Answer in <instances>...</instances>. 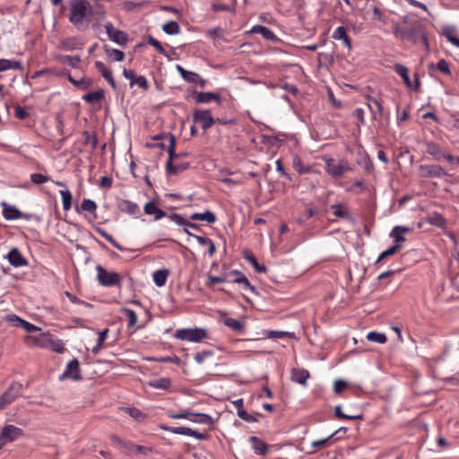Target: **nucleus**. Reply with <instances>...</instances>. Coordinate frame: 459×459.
<instances>
[{"instance_id":"1","label":"nucleus","mask_w":459,"mask_h":459,"mask_svg":"<svg viewBox=\"0 0 459 459\" xmlns=\"http://www.w3.org/2000/svg\"><path fill=\"white\" fill-rule=\"evenodd\" d=\"M69 21L75 26H79L92 13L91 4L88 0H70Z\"/></svg>"},{"instance_id":"2","label":"nucleus","mask_w":459,"mask_h":459,"mask_svg":"<svg viewBox=\"0 0 459 459\" xmlns=\"http://www.w3.org/2000/svg\"><path fill=\"white\" fill-rule=\"evenodd\" d=\"M324 161L325 164L326 173L333 178H342L346 172L352 170L346 160H340L339 161H336L333 158L325 157Z\"/></svg>"},{"instance_id":"3","label":"nucleus","mask_w":459,"mask_h":459,"mask_svg":"<svg viewBox=\"0 0 459 459\" xmlns=\"http://www.w3.org/2000/svg\"><path fill=\"white\" fill-rule=\"evenodd\" d=\"M97 271V279L99 281V283L101 286L104 287H120L122 277L119 273L115 272H108L105 268H103L101 265L98 264L96 266Z\"/></svg>"},{"instance_id":"4","label":"nucleus","mask_w":459,"mask_h":459,"mask_svg":"<svg viewBox=\"0 0 459 459\" xmlns=\"http://www.w3.org/2000/svg\"><path fill=\"white\" fill-rule=\"evenodd\" d=\"M175 337L179 340L197 342L207 338V333L202 328L180 329L177 330Z\"/></svg>"},{"instance_id":"5","label":"nucleus","mask_w":459,"mask_h":459,"mask_svg":"<svg viewBox=\"0 0 459 459\" xmlns=\"http://www.w3.org/2000/svg\"><path fill=\"white\" fill-rule=\"evenodd\" d=\"M160 428L173 434L193 437L198 440H206L209 438V435L207 433H201L188 427H169L160 425Z\"/></svg>"},{"instance_id":"6","label":"nucleus","mask_w":459,"mask_h":459,"mask_svg":"<svg viewBox=\"0 0 459 459\" xmlns=\"http://www.w3.org/2000/svg\"><path fill=\"white\" fill-rule=\"evenodd\" d=\"M154 140H167L169 142V146L167 148V152L169 154V159L166 164V170L174 169V161L178 160L177 152H175V143L176 138L172 134H165L156 135Z\"/></svg>"},{"instance_id":"7","label":"nucleus","mask_w":459,"mask_h":459,"mask_svg":"<svg viewBox=\"0 0 459 459\" xmlns=\"http://www.w3.org/2000/svg\"><path fill=\"white\" fill-rule=\"evenodd\" d=\"M106 29V32L108 36V39L120 45V46H126L129 41V36L128 34L124 31L117 30L114 27L111 22H107L104 25Z\"/></svg>"},{"instance_id":"8","label":"nucleus","mask_w":459,"mask_h":459,"mask_svg":"<svg viewBox=\"0 0 459 459\" xmlns=\"http://www.w3.org/2000/svg\"><path fill=\"white\" fill-rule=\"evenodd\" d=\"M22 385L19 382H13L8 389L0 396V407L3 409L12 403L22 393Z\"/></svg>"},{"instance_id":"9","label":"nucleus","mask_w":459,"mask_h":459,"mask_svg":"<svg viewBox=\"0 0 459 459\" xmlns=\"http://www.w3.org/2000/svg\"><path fill=\"white\" fill-rule=\"evenodd\" d=\"M193 121L195 124L200 123L204 131L212 127L216 123V120L212 117L210 109L195 110L193 113Z\"/></svg>"},{"instance_id":"10","label":"nucleus","mask_w":459,"mask_h":459,"mask_svg":"<svg viewBox=\"0 0 459 459\" xmlns=\"http://www.w3.org/2000/svg\"><path fill=\"white\" fill-rule=\"evenodd\" d=\"M419 175L420 178H440L442 177L447 176V173L440 165L431 164V165H420L419 167Z\"/></svg>"},{"instance_id":"11","label":"nucleus","mask_w":459,"mask_h":459,"mask_svg":"<svg viewBox=\"0 0 459 459\" xmlns=\"http://www.w3.org/2000/svg\"><path fill=\"white\" fill-rule=\"evenodd\" d=\"M23 436V430L13 425H6L3 428L0 434L1 445L15 441L18 437Z\"/></svg>"},{"instance_id":"12","label":"nucleus","mask_w":459,"mask_h":459,"mask_svg":"<svg viewBox=\"0 0 459 459\" xmlns=\"http://www.w3.org/2000/svg\"><path fill=\"white\" fill-rule=\"evenodd\" d=\"M65 378H71L74 381L82 380V377L80 373V364L78 359H74L68 362L65 372L60 376L61 380Z\"/></svg>"},{"instance_id":"13","label":"nucleus","mask_w":459,"mask_h":459,"mask_svg":"<svg viewBox=\"0 0 459 459\" xmlns=\"http://www.w3.org/2000/svg\"><path fill=\"white\" fill-rule=\"evenodd\" d=\"M423 144L425 146L426 152L435 160L440 161L443 160L446 150H444L438 143L433 141H424Z\"/></svg>"},{"instance_id":"14","label":"nucleus","mask_w":459,"mask_h":459,"mask_svg":"<svg viewBox=\"0 0 459 459\" xmlns=\"http://www.w3.org/2000/svg\"><path fill=\"white\" fill-rule=\"evenodd\" d=\"M6 257L9 263L15 267L25 266L28 264L27 260L17 248L11 249Z\"/></svg>"},{"instance_id":"15","label":"nucleus","mask_w":459,"mask_h":459,"mask_svg":"<svg viewBox=\"0 0 459 459\" xmlns=\"http://www.w3.org/2000/svg\"><path fill=\"white\" fill-rule=\"evenodd\" d=\"M117 207L120 212L130 215H135L140 212V208L135 203L126 199L118 201Z\"/></svg>"},{"instance_id":"16","label":"nucleus","mask_w":459,"mask_h":459,"mask_svg":"<svg viewBox=\"0 0 459 459\" xmlns=\"http://www.w3.org/2000/svg\"><path fill=\"white\" fill-rule=\"evenodd\" d=\"M3 216L5 220L13 221L22 218V213L14 206L9 205L6 203H2Z\"/></svg>"},{"instance_id":"17","label":"nucleus","mask_w":459,"mask_h":459,"mask_svg":"<svg viewBox=\"0 0 459 459\" xmlns=\"http://www.w3.org/2000/svg\"><path fill=\"white\" fill-rule=\"evenodd\" d=\"M229 275H234L235 278L231 281L232 282L241 284L245 290L249 289L252 292L255 291V287L251 285L248 279L239 271L233 270Z\"/></svg>"},{"instance_id":"18","label":"nucleus","mask_w":459,"mask_h":459,"mask_svg":"<svg viewBox=\"0 0 459 459\" xmlns=\"http://www.w3.org/2000/svg\"><path fill=\"white\" fill-rule=\"evenodd\" d=\"M333 38L336 40H342L344 46L351 50V41L350 37L347 34L346 29L342 26H339L335 29L333 33Z\"/></svg>"},{"instance_id":"19","label":"nucleus","mask_w":459,"mask_h":459,"mask_svg":"<svg viewBox=\"0 0 459 459\" xmlns=\"http://www.w3.org/2000/svg\"><path fill=\"white\" fill-rule=\"evenodd\" d=\"M309 377V372L304 368H293L291 370V380L302 385H306Z\"/></svg>"},{"instance_id":"20","label":"nucleus","mask_w":459,"mask_h":459,"mask_svg":"<svg viewBox=\"0 0 459 459\" xmlns=\"http://www.w3.org/2000/svg\"><path fill=\"white\" fill-rule=\"evenodd\" d=\"M143 209L146 214L154 215L155 220H160L166 216V212L160 210L153 201L145 204Z\"/></svg>"},{"instance_id":"21","label":"nucleus","mask_w":459,"mask_h":459,"mask_svg":"<svg viewBox=\"0 0 459 459\" xmlns=\"http://www.w3.org/2000/svg\"><path fill=\"white\" fill-rule=\"evenodd\" d=\"M250 32L259 33L267 40L275 41L277 39V37L270 29H268L264 26H262V25L253 26Z\"/></svg>"},{"instance_id":"22","label":"nucleus","mask_w":459,"mask_h":459,"mask_svg":"<svg viewBox=\"0 0 459 459\" xmlns=\"http://www.w3.org/2000/svg\"><path fill=\"white\" fill-rule=\"evenodd\" d=\"M411 229L404 227V226H395L391 233L390 237L394 239L396 244H399L400 242L405 241V238L403 237V234L410 232Z\"/></svg>"},{"instance_id":"23","label":"nucleus","mask_w":459,"mask_h":459,"mask_svg":"<svg viewBox=\"0 0 459 459\" xmlns=\"http://www.w3.org/2000/svg\"><path fill=\"white\" fill-rule=\"evenodd\" d=\"M190 219L192 221H205L208 223H214L216 221V216L211 211H205L204 212L202 213H193L192 215H190Z\"/></svg>"},{"instance_id":"24","label":"nucleus","mask_w":459,"mask_h":459,"mask_svg":"<svg viewBox=\"0 0 459 459\" xmlns=\"http://www.w3.org/2000/svg\"><path fill=\"white\" fill-rule=\"evenodd\" d=\"M249 441L252 444L253 449L257 455L266 454L267 445L263 440L257 437H250Z\"/></svg>"},{"instance_id":"25","label":"nucleus","mask_w":459,"mask_h":459,"mask_svg":"<svg viewBox=\"0 0 459 459\" xmlns=\"http://www.w3.org/2000/svg\"><path fill=\"white\" fill-rule=\"evenodd\" d=\"M148 385L152 388L167 390L171 386V380L169 377H161L149 381Z\"/></svg>"},{"instance_id":"26","label":"nucleus","mask_w":459,"mask_h":459,"mask_svg":"<svg viewBox=\"0 0 459 459\" xmlns=\"http://www.w3.org/2000/svg\"><path fill=\"white\" fill-rule=\"evenodd\" d=\"M427 221L429 224L437 226L441 229H444L446 225V219L440 213L437 212L430 213L427 218Z\"/></svg>"},{"instance_id":"27","label":"nucleus","mask_w":459,"mask_h":459,"mask_svg":"<svg viewBox=\"0 0 459 459\" xmlns=\"http://www.w3.org/2000/svg\"><path fill=\"white\" fill-rule=\"evenodd\" d=\"M169 274V270L161 269L155 271L153 273V281L158 287H162L165 285L168 276Z\"/></svg>"},{"instance_id":"28","label":"nucleus","mask_w":459,"mask_h":459,"mask_svg":"<svg viewBox=\"0 0 459 459\" xmlns=\"http://www.w3.org/2000/svg\"><path fill=\"white\" fill-rule=\"evenodd\" d=\"M394 71L403 79V82L408 88H412V82L409 77V70L406 66L401 64H396L394 65Z\"/></svg>"},{"instance_id":"29","label":"nucleus","mask_w":459,"mask_h":459,"mask_svg":"<svg viewBox=\"0 0 459 459\" xmlns=\"http://www.w3.org/2000/svg\"><path fill=\"white\" fill-rule=\"evenodd\" d=\"M332 209H333V214L336 217L349 220L351 221H353V217L344 210L345 206L342 204H333Z\"/></svg>"},{"instance_id":"30","label":"nucleus","mask_w":459,"mask_h":459,"mask_svg":"<svg viewBox=\"0 0 459 459\" xmlns=\"http://www.w3.org/2000/svg\"><path fill=\"white\" fill-rule=\"evenodd\" d=\"M57 60L59 63L63 65H67L71 67L76 68L81 62V58L79 56H57Z\"/></svg>"},{"instance_id":"31","label":"nucleus","mask_w":459,"mask_h":459,"mask_svg":"<svg viewBox=\"0 0 459 459\" xmlns=\"http://www.w3.org/2000/svg\"><path fill=\"white\" fill-rule=\"evenodd\" d=\"M191 421L195 422V423H198V424H204V425H212L214 422L213 419L209 414L195 413V412H194Z\"/></svg>"},{"instance_id":"32","label":"nucleus","mask_w":459,"mask_h":459,"mask_svg":"<svg viewBox=\"0 0 459 459\" xmlns=\"http://www.w3.org/2000/svg\"><path fill=\"white\" fill-rule=\"evenodd\" d=\"M394 34L396 38L401 39H412V30L402 29L398 23L394 25Z\"/></svg>"},{"instance_id":"33","label":"nucleus","mask_w":459,"mask_h":459,"mask_svg":"<svg viewBox=\"0 0 459 459\" xmlns=\"http://www.w3.org/2000/svg\"><path fill=\"white\" fill-rule=\"evenodd\" d=\"M223 324L228 326L229 328L232 329L233 331H236V332H240L244 329V322L243 321H240V320H238V319H234V318H230V317H225L223 320H222Z\"/></svg>"},{"instance_id":"34","label":"nucleus","mask_w":459,"mask_h":459,"mask_svg":"<svg viewBox=\"0 0 459 459\" xmlns=\"http://www.w3.org/2000/svg\"><path fill=\"white\" fill-rule=\"evenodd\" d=\"M104 98V91L99 90L96 91L89 92L82 96V100L90 104L100 101Z\"/></svg>"},{"instance_id":"35","label":"nucleus","mask_w":459,"mask_h":459,"mask_svg":"<svg viewBox=\"0 0 459 459\" xmlns=\"http://www.w3.org/2000/svg\"><path fill=\"white\" fill-rule=\"evenodd\" d=\"M61 47L66 51L81 48L82 44L75 38L65 39L61 41Z\"/></svg>"},{"instance_id":"36","label":"nucleus","mask_w":459,"mask_h":459,"mask_svg":"<svg viewBox=\"0 0 459 459\" xmlns=\"http://www.w3.org/2000/svg\"><path fill=\"white\" fill-rule=\"evenodd\" d=\"M442 35L445 36L449 42L459 48V37L455 35V29L451 26H446L442 30Z\"/></svg>"},{"instance_id":"37","label":"nucleus","mask_w":459,"mask_h":459,"mask_svg":"<svg viewBox=\"0 0 459 459\" xmlns=\"http://www.w3.org/2000/svg\"><path fill=\"white\" fill-rule=\"evenodd\" d=\"M105 52L107 54V56L114 60V61H118V62H121L124 60L125 58V54L123 51L119 50V49H116V48H110L107 46H105Z\"/></svg>"},{"instance_id":"38","label":"nucleus","mask_w":459,"mask_h":459,"mask_svg":"<svg viewBox=\"0 0 459 459\" xmlns=\"http://www.w3.org/2000/svg\"><path fill=\"white\" fill-rule=\"evenodd\" d=\"M162 30L169 35H176L179 33L180 27L177 22L169 21L162 26Z\"/></svg>"},{"instance_id":"39","label":"nucleus","mask_w":459,"mask_h":459,"mask_svg":"<svg viewBox=\"0 0 459 459\" xmlns=\"http://www.w3.org/2000/svg\"><path fill=\"white\" fill-rule=\"evenodd\" d=\"M402 248V246L400 244H395L394 246H392L391 247H389L388 249L385 250L384 252H382L378 258L377 259V262L376 263H379L380 261L391 256V255H394V254H396L400 249Z\"/></svg>"},{"instance_id":"40","label":"nucleus","mask_w":459,"mask_h":459,"mask_svg":"<svg viewBox=\"0 0 459 459\" xmlns=\"http://www.w3.org/2000/svg\"><path fill=\"white\" fill-rule=\"evenodd\" d=\"M245 259L248 261L257 273H265L267 268L264 265H261L258 264L256 258L250 253L245 255Z\"/></svg>"},{"instance_id":"41","label":"nucleus","mask_w":459,"mask_h":459,"mask_svg":"<svg viewBox=\"0 0 459 459\" xmlns=\"http://www.w3.org/2000/svg\"><path fill=\"white\" fill-rule=\"evenodd\" d=\"M130 417L135 419L138 421H142L146 418V415L137 408L125 407L122 408Z\"/></svg>"},{"instance_id":"42","label":"nucleus","mask_w":459,"mask_h":459,"mask_svg":"<svg viewBox=\"0 0 459 459\" xmlns=\"http://www.w3.org/2000/svg\"><path fill=\"white\" fill-rule=\"evenodd\" d=\"M61 196H62V202H63V209L65 211H68L72 207V194L69 190H61L60 191Z\"/></svg>"},{"instance_id":"43","label":"nucleus","mask_w":459,"mask_h":459,"mask_svg":"<svg viewBox=\"0 0 459 459\" xmlns=\"http://www.w3.org/2000/svg\"><path fill=\"white\" fill-rule=\"evenodd\" d=\"M334 416L338 419H345V420H360L362 419V414L359 415H348L342 412V407L340 405H336L334 407Z\"/></svg>"},{"instance_id":"44","label":"nucleus","mask_w":459,"mask_h":459,"mask_svg":"<svg viewBox=\"0 0 459 459\" xmlns=\"http://www.w3.org/2000/svg\"><path fill=\"white\" fill-rule=\"evenodd\" d=\"M121 311L127 316V318H128L127 326L134 327L137 323V315L135 314V312L127 307L122 308Z\"/></svg>"},{"instance_id":"45","label":"nucleus","mask_w":459,"mask_h":459,"mask_svg":"<svg viewBox=\"0 0 459 459\" xmlns=\"http://www.w3.org/2000/svg\"><path fill=\"white\" fill-rule=\"evenodd\" d=\"M237 415L241 420H245L247 422H249V423L257 422L258 420H257L256 416H260V417L262 416L261 413H255V415L249 414L244 409L240 410V411H237Z\"/></svg>"},{"instance_id":"46","label":"nucleus","mask_w":459,"mask_h":459,"mask_svg":"<svg viewBox=\"0 0 459 459\" xmlns=\"http://www.w3.org/2000/svg\"><path fill=\"white\" fill-rule=\"evenodd\" d=\"M367 339L369 342H375L377 343H385L386 342V336L385 333H377V332H369L367 334Z\"/></svg>"},{"instance_id":"47","label":"nucleus","mask_w":459,"mask_h":459,"mask_svg":"<svg viewBox=\"0 0 459 459\" xmlns=\"http://www.w3.org/2000/svg\"><path fill=\"white\" fill-rule=\"evenodd\" d=\"M167 415L169 418H171V419H176V420L186 419V420L191 421V419H192V416L194 415V412L189 411V410H185L184 411H182L180 413H176V412H173V411H168Z\"/></svg>"},{"instance_id":"48","label":"nucleus","mask_w":459,"mask_h":459,"mask_svg":"<svg viewBox=\"0 0 459 459\" xmlns=\"http://www.w3.org/2000/svg\"><path fill=\"white\" fill-rule=\"evenodd\" d=\"M196 103H209L212 101V92H197L195 91Z\"/></svg>"},{"instance_id":"49","label":"nucleus","mask_w":459,"mask_h":459,"mask_svg":"<svg viewBox=\"0 0 459 459\" xmlns=\"http://www.w3.org/2000/svg\"><path fill=\"white\" fill-rule=\"evenodd\" d=\"M293 167L299 174H305L310 171V168L304 166L299 157L293 159Z\"/></svg>"},{"instance_id":"50","label":"nucleus","mask_w":459,"mask_h":459,"mask_svg":"<svg viewBox=\"0 0 459 459\" xmlns=\"http://www.w3.org/2000/svg\"><path fill=\"white\" fill-rule=\"evenodd\" d=\"M189 168L188 162H179V163H174V169H168L167 173L169 175H177L178 173L184 171Z\"/></svg>"},{"instance_id":"51","label":"nucleus","mask_w":459,"mask_h":459,"mask_svg":"<svg viewBox=\"0 0 459 459\" xmlns=\"http://www.w3.org/2000/svg\"><path fill=\"white\" fill-rule=\"evenodd\" d=\"M81 208L83 211H87L90 212H95L97 209V204L94 201L91 199H84L81 204Z\"/></svg>"},{"instance_id":"52","label":"nucleus","mask_w":459,"mask_h":459,"mask_svg":"<svg viewBox=\"0 0 459 459\" xmlns=\"http://www.w3.org/2000/svg\"><path fill=\"white\" fill-rule=\"evenodd\" d=\"M368 100L369 109L373 112L372 108H373V105H374V107L377 108V113L379 114V116H382L383 115V107H382L381 102L378 100H377L371 96L368 97Z\"/></svg>"},{"instance_id":"53","label":"nucleus","mask_w":459,"mask_h":459,"mask_svg":"<svg viewBox=\"0 0 459 459\" xmlns=\"http://www.w3.org/2000/svg\"><path fill=\"white\" fill-rule=\"evenodd\" d=\"M134 84L138 85L143 90H147L149 88V82L147 79L143 75L136 76L134 81L130 82L131 87H133Z\"/></svg>"},{"instance_id":"54","label":"nucleus","mask_w":459,"mask_h":459,"mask_svg":"<svg viewBox=\"0 0 459 459\" xmlns=\"http://www.w3.org/2000/svg\"><path fill=\"white\" fill-rule=\"evenodd\" d=\"M333 437H334V434H331L330 436H328L325 438L312 442L311 446L314 449H320L322 447H325L328 446L330 439L333 438Z\"/></svg>"},{"instance_id":"55","label":"nucleus","mask_w":459,"mask_h":459,"mask_svg":"<svg viewBox=\"0 0 459 459\" xmlns=\"http://www.w3.org/2000/svg\"><path fill=\"white\" fill-rule=\"evenodd\" d=\"M125 448L130 452H134V453H138V454H140V453L145 454L146 451L149 450V448H147L145 446L134 445L131 442H128V444H125Z\"/></svg>"},{"instance_id":"56","label":"nucleus","mask_w":459,"mask_h":459,"mask_svg":"<svg viewBox=\"0 0 459 459\" xmlns=\"http://www.w3.org/2000/svg\"><path fill=\"white\" fill-rule=\"evenodd\" d=\"M147 42L152 45L153 48H155V49L160 53V54H162V55H165L166 56V51L164 49V48L162 47V45L156 39H154L152 36H148L147 38Z\"/></svg>"},{"instance_id":"57","label":"nucleus","mask_w":459,"mask_h":459,"mask_svg":"<svg viewBox=\"0 0 459 459\" xmlns=\"http://www.w3.org/2000/svg\"><path fill=\"white\" fill-rule=\"evenodd\" d=\"M95 67L96 69L101 73V75L107 80L112 73L110 70H108L106 65L101 61H96L95 62Z\"/></svg>"},{"instance_id":"58","label":"nucleus","mask_w":459,"mask_h":459,"mask_svg":"<svg viewBox=\"0 0 459 459\" xmlns=\"http://www.w3.org/2000/svg\"><path fill=\"white\" fill-rule=\"evenodd\" d=\"M30 180L36 185H40L48 182L49 178L39 173H33L30 175Z\"/></svg>"},{"instance_id":"59","label":"nucleus","mask_w":459,"mask_h":459,"mask_svg":"<svg viewBox=\"0 0 459 459\" xmlns=\"http://www.w3.org/2000/svg\"><path fill=\"white\" fill-rule=\"evenodd\" d=\"M294 334L289 332H282V331H269L267 333V337L269 338H282L285 336L292 337Z\"/></svg>"},{"instance_id":"60","label":"nucleus","mask_w":459,"mask_h":459,"mask_svg":"<svg viewBox=\"0 0 459 459\" xmlns=\"http://www.w3.org/2000/svg\"><path fill=\"white\" fill-rule=\"evenodd\" d=\"M212 355V351H201V352H197L195 355V360L201 364L204 361V359Z\"/></svg>"},{"instance_id":"61","label":"nucleus","mask_w":459,"mask_h":459,"mask_svg":"<svg viewBox=\"0 0 459 459\" xmlns=\"http://www.w3.org/2000/svg\"><path fill=\"white\" fill-rule=\"evenodd\" d=\"M169 218L178 225L185 226L186 224V220L180 214L171 213L169 215Z\"/></svg>"},{"instance_id":"62","label":"nucleus","mask_w":459,"mask_h":459,"mask_svg":"<svg viewBox=\"0 0 459 459\" xmlns=\"http://www.w3.org/2000/svg\"><path fill=\"white\" fill-rule=\"evenodd\" d=\"M437 67L440 72L446 74H450L451 73L448 63L445 59H440L437 64Z\"/></svg>"},{"instance_id":"63","label":"nucleus","mask_w":459,"mask_h":459,"mask_svg":"<svg viewBox=\"0 0 459 459\" xmlns=\"http://www.w3.org/2000/svg\"><path fill=\"white\" fill-rule=\"evenodd\" d=\"M14 115L17 118L24 120L29 117V113L21 106H16Z\"/></svg>"},{"instance_id":"64","label":"nucleus","mask_w":459,"mask_h":459,"mask_svg":"<svg viewBox=\"0 0 459 459\" xmlns=\"http://www.w3.org/2000/svg\"><path fill=\"white\" fill-rule=\"evenodd\" d=\"M183 79L190 83L195 84L196 80H199V74L195 72L187 71Z\"/></svg>"}]
</instances>
